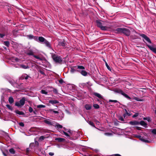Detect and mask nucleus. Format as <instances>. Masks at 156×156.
<instances>
[{
  "instance_id": "14",
  "label": "nucleus",
  "mask_w": 156,
  "mask_h": 156,
  "mask_svg": "<svg viewBox=\"0 0 156 156\" xmlns=\"http://www.w3.org/2000/svg\"><path fill=\"white\" fill-rule=\"evenodd\" d=\"M44 122L48 125L51 126L53 125V123L49 119H46L44 121Z\"/></svg>"
},
{
  "instance_id": "1",
  "label": "nucleus",
  "mask_w": 156,
  "mask_h": 156,
  "mask_svg": "<svg viewBox=\"0 0 156 156\" xmlns=\"http://www.w3.org/2000/svg\"><path fill=\"white\" fill-rule=\"evenodd\" d=\"M70 72L72 73L78 72L84 76L87 75V73L85 70V67L82 66L78 65L71 67Z\"/></svg>"
},
{
  "instance_id": "13",
  "label": "nucleus",
  "mask_w": 156,
  "mask_h": 156,
  "mask_svg": "<svg viewBox=\"0 0 156 156\" xmlns=\"http://www.w3.org/2000/svg\"><path fill=\"white\" fill-rule=\"evenodd\" d=\"M55 140L59 142H64L65 141L66 139L64 138H60V137H57L55 139Z\"/></svg>"
},
{
  "instance_id": "20",
  "label": "nucleus",
  "mask_w": 156,
  "mask_h": 156,
  "mask_svg": "<svg viewBox=\"0 0 156 156\" xmlns=\"http://www.w3.org/2000/svg\"><path fill=\"white\" fill-rule=\"evenodd\" d=\"M15 112L19 115H24V113L22 111H20L18 110H17L15 111Z\"/></svg>"
},
{
  "instance_id": "15",
  "label": "nucleus",
  "mask_w": 156,
  "mask_h": 156,
  "mask_svg": "<svg viewBox=\"0 0 156 156\" xmlns=\"http://www.w3.org/2000/svg\"><path fill=\"white\" fill-rule=\"evenodd\" d=\"M66 44V42L63 41H59L58 42V45L60 46L65 47Z\"/></svg>"
},
{
  "instance_id": "58",
  "label": "nucleus",
  "mask_w": 156,
  "mask_h": 156,
  "mask_svg": "<svg viewBox=\"0 0 156 156\" xmlns=\"http://www.w3.org/2000/svg\"><path fill=\"white\" fill-rule=\"evenodd\" d=\"M136 137L140 139V138H141V136L140 135H137V136H136Z\"/></svg>"
},
{
  "instance_id": "30",
  "label": "nucleus",
  "mask_w": 156,
  "mask_h": 156,
  "mask_svg": "<svg viewBox=\"0 0 156 156\" xmlns=\"http://www.w3.org/2000/svg\"><path fill=\"white\" fill-rule=\"evenodd\" d=\"M33 57H34L35 58H36V59H38L40 61L42 60V59L38 56L36 55H34Z\"/></svg>"
},
{
  "instance_id": "2",
  "label": "nucleus",
  "mask_w": 156,
  "mask_h": 156,
  "mask_svg": "<svg viewBox=\"0 0 156 156\" xmlns=\"http://www.w3.org/2000/svg\"><path fill=\"white\" fill-rule=\"evenodd\" d=\"M115 33L118 34H123L127 36H129L130 35V31L128 29L123 28H117L115 30Z\"/></svg>"
},
{
  "instance_id": "64",
  "label": "nucleus",
  "mask_w": 156,
  "mask_h": 156,
  "mask_svg": "<svg viewBox=\"0 0 156 156\" xmlns=\"http://www.w3.org/2000/svg\"><path fill=\"white\" fill-rule=\"evenodd\" d=\"M126 113H124V114H123V117H124V118H125L126 116Z\"/></svg>"
},
{
  "instance_id": "63",
  "label": "nucleus",
  "mask_w": 156,
  "mask_h": 156,
  "mask_svg": "<svg viewBox=\"0 0 156 156\" xmlns=\"http://www.w3.org/2000/svg\"><path fill=\"white\" fill-rule=\"evenodd\" d=\"M126 115H127L129 116L131 115L130 114V113H128V112H127L126 113Z\"/></svg>"
},
{
  "instance_id": "61",
  "label": "nucleus",
  "mask_w": 156,
  "mask_h": 156,
  "mask_svg": "<svg viewBox=\"0 0 156 156\" xmlns=\"http://www.w3.org/2000/svg\"><path fill=\"white\" fill-rule=\"evenodd\" d=\"M68 131L70 133V134H72L73 132H72L70 130H69V131Z\"/></svg>"
},
{
  "instance_id": "28",
  "label": "nucleus",
  "mask_w": 156,
  "mask_h": 156,
  "mask_svg": "<svg viewBox=\"0 0 156 156\" xmlns=\"http://www.w3.org/2000/svg\"><path fill=\"white\" fill-rule=\"evenodd\" d=\"M7 107L8 108V109L10 110L11 111H12L13 110V108L12 107L10 106V105L9 104H7L6 105Z\"/></svg>"
},
{
  "instance_id": "33",
  "label": "nucleus",
  "mask_w": 156,
  "mask_h": 156,
  "mask_svg": "<svg viewBox=\"0 0 156 156\" xmlns=\"http://www.w3.org/2000/svg\"><path fill=\"white\" fill-rule=\"evenodd\" d=\"M88 123L90 125H91V126H92L93 127H95V125H94V123L92 122L91 121H89L88 122Z\"/></svg>"
},
{
  "instance_id": "62",
  "label": "nucleus",
  "mask_w": 156,
  "mask_h": 156,
  "mask_svg": "<svg viewBox=\"0 0 156 156\" xmlns=\"http://www.w3.org/2000/svg\"><path fill=\"white\" fill-rule=\"evenodd\" d=\"M29 76H28V75H27L26 77H25V78H24V79H25V80H27L28 79V78L29 77Z\"/></svg>"
},
{
  "instance_id": "8",
  "label": "nucleus",
  "mask_w": 156,
  "mask_h": 156,
  "mask_svg": "<svg viewBox=\"0 0 156 156\" xmlns=\"http://www.w3.org/2000/svg\"><path fill=\"white\" fill-rule=\"evenodd\" d=\"M27 37L30 39H34L36 41H38V37H39L37 36H34L32 35H27Z\"/></svg>"
},
{
  "instance_id": "46",
  "label": "nucleus",
  "mask_w": 156,
  "mask_h": 156,
  "mask_svg": "<svg viewBox=\"0 0 156 156\" xmlns=\"http://www.w3.org/2000/svg\"><path fill=\"white\" fill-rule=\"evenodd\" d=\"M119 119L122 121H124L123 117L121 116H120L119 117Z\"/></svg>"
},
{
  "instance_id": "47",
  "label": "nucleus",
  "mask_w": 156,
  "mask_h": 156,
  "mask_svg": "<svg viewBox=\"0 0 156 156\" xmlns=\"http://www.w3.org/2000/svg\"><path fill=\"white\" fill-rule=\"evenodd\" d=\"M19 124L20 126L22 127H24V124L23 122H20L19 123Z\"/></svg>"
},
{
  "instance_id": "18",
  "label": "nucleus",
  "mask_w": 156,
  "mask_h": 156,
  "mask_svg": "<svg viewBox=\"0 0 156 156\" xmlns=\"http://www.w3.org/2000/svg\"><path fill=\"white\" fill-rule=\"evenodd\" d=\"M26 54L27 55H32L34 56V53L33 51L31 50H29L26 52Z\"/></svg>"
},
{
  "instance_id": "40",
  "label": "nucleus",
  "mask_w": 156,
  "mask_h": 156,
  "mask_svg": "<svg viewBox=\"0 0 156 156\" xmlns=\"http://www.w3.org/2000/svg\"><path fill=\"white\" fill-rule=\"evenodd\" d=\"M139 115V113H136L134 115L132 116L133 118H135L138 116Z\"/></svg>"
},
{
  "instance_id": "7",
  "label": "nucleus",
  "mask_w": 156,
  "mask_h": 156,
  "mask_svg": "<svg viewBox=\"0 0 156 156\" xmlns=\"http://www.w3.org/2000/svg\"><path fill=\"white\" fill-rule=\"evenodd\" d=\"M136 34H138L140 36L143 37L144 39L147 42H149V43L151 44V42L150 40V38L147 37L146 35L144 34H140V33H138L135 32Z\"/></svg>"
},
{
  "instance_id": "22",
  "label": "nucleus",
  "mask_w": 156,
  "mask_h": 156,
  "mask_svg": "<svg viewBox=\"0 0 156 156\" xmlns=\"http://www.w3.org/2000/svg\"><path fill=\"white\" fill-rule=\"evenodd\" d=\"M85 108L87 110H90L91 108V106L90 105L86 104L85 106Z\"/></svg>"
},
{
  "instance_id": "54",
  "label": "nucleus",
  "mask_w": 156,
  "mask_h": 156,
  "mask_svg": "<svg viewBox=\"0 0 156 156\" xmlns=\"http://www.w3.org/2000/svg\"><path fill=\"white\" fill-rule=\"evenodd\" d=\"M33 112L34 115H37V111L36 110H35L34 111H33Z\"/></svg>"
},
{
  "instance_id": "44",
  "label": "nucleus",
  "mask_w": 156,
  "mask_h": 156,
  "mask_svg": "<svg viewBox=\"0 0 156 156\" xmlns=\"http://www.w3.org/2000/svg\"><path fill=\"white\" fill-rule=\"evenodd\" d=\"M35 144L34 143H31L30 144V147H35Z\"/></svg>"
},
{
  "instance_id": "4",
  "label": "nucleus",
  "mask_w": 156,
  "mask_h": 156,
  "mask_svg": "<svg viewBox=\"0 0 156 156\" xmlns=\"http://www.w3.org/2000/svg\"><path fill=\"white\" fill-rule=\"evenodd\" d=\"M38 41L41 43H43L46 46L50 48H51V46L50 42H48L44 38L42 37H38Z\"/></svg>"
},
{
  "instance_id": "3",
  "label": "nucleus",
  "mask_w": 156,
  "mask_h": 156,
  "mask_svg": "<svg viewBox=\"0 0 156 156\" xmlns=\"http://www.w3.org/2000/svg\"><path fill=\"white\" fill-rule=\"evenodd\" d=\"M105 22L101 20H96L95 21L96 25L101 30H106L108 29V27L105 26L104 23Z\"/></svg>"
},
{
  "instance_id": "11",
  "label": "nucleus",
  "mask_w": 156,
  "mask_h": 156,
  "mask_svg": "<svg viewBox=\"0 0 156 156\" xmlns=\"http://www.w3.org/2000/svg\"><path fill=\"white\" fill-rule=\"evenodd\" d=\"M48 111L51 114H52L53 113H54L55 114H57V115H58L59 112L57 111L54 110L53 109H49L48 110Z\"/></svg>"
},
{
  "instance_id": "59",
  "label": "nucleus",
  "mask_w": 156,
  "mask_h": 156,
  "mask_svg": "<svg viewBox=\"0 0 156 156\" xmlns=\"http://www.w3.org/2000/svg\"><path fill=\"white\" fill-rule=\"evenodd\" d=\"M35 144V145L36 144L37 145H38L39 144V143L37 141H35V143H34Z\"/></svg>"
},
{
  "instance_id": "6",
  "label": "nucleus",
  "mask_w": 156,
  "mask_h": 156,
  "mask_svg": "<svg viewBox=\"0 0 156 156\" xmlns=\"http://www.w3.org/2000/svg\"><path fill=\"white\" fill-rule=\"evenodd\" d=\"M114 91L117 93H118L119 94H121L122 95H123L126 98L129 99H131L130 97H129L127 94H126V93H124L122 90H121L120 89H115Z\"/></svg>"
},
{
  "instance_id": "21",
  "label": "nucleus",
  "mask_w": 156,
  "mask_h": 156,
  "mask_svg": "<svg viewBox=\"0 0 156 156\" xmlns=\"http://www.w3.org/2000/svg\"><path fill=\"white\" fill-rule=\"evenodd\" d=\"M20 68L24 69H29V68L28 66H26L23 64L20 65Z\"/></svg>"
},
{
  "instance_id": "39",
  "label": "nucleus",
  "mask_w": 156,
  "mask_h": 156,
  "mask_svg": "<svg viewBox=\"0 0 156 156\" xmlns=\"http://www.w3.org/2000/svg\"><path fill=\"white\" fill-rule=\"evenodd\" d=\"M56 126L58 128L61 129L62 128V126L58 123L57 124Z\"/></svg>"
},
{
  "instance_id": "55",
  "label": "nucleus",
  "mask_w": 156,
  "mask_h": 156,
  "mask_svg": "<svg viewBox=\"0 0 156 156\" xmlns=\"http://www.w3.org/2000/svg\"><path fill=\"white\" fill-rule=\"evenodd\" d=\"M5 34H0V37L1 38L5 36Z\"/></svg>"
},
{
  "instance_id": "52",
  "label": "nucleus",
  "mask_w": 156,
  "mask_h": 156,
  "mask_svg": "<svg viewBox=\"0 0 156 156\" xmlns=\"http://www.w3.org/2000/svg\"><path fill=\"white\" fill-rule=\"evenodd\" d=\"M48 154L49 155L52 156L54 155V153L53 152H49V153Z\"/></svg>"
},
{
  "instance_id": "29",
  "label": "nucleus",
  "mask_w": 156,
  "mask_h": 156,
  "mask_svg": "<svg viewBox=\"0 0 156 156\" xmlns=\"http://www.w3.org/2000/svg\"><path fill=\"white\" fill-rule=\"evenodd\" d=\"M4 44L8 47H9L10 45L9 42V41H5L4 42Z\"/></svg>"
},
{
  "instance_id": "42",
  "label": "nucleus",
  "mask_w": 156,
  "mask_h": 156,
  "mask_svg": "<svg viewBox=\"0 0 156 156\" xmlns=\"http://www.w3.org/2000/svg\"><path fill=\"white\" fill-rule=\"evenodd\" d=\"M152 133L154 134H156V129H151Z\"/></svg>"
},
{
  "instance_id": "5",
  "label": "nucleus",
  "mask_w": 156,
  "mask_h": 156,
  "mask_svg": "<svg viewBox=\"0 0 156 156\" xmlns=\"http://www.w3.org/2000/svg\"><path fill=\"white\" fill-rule=\"evenodd\" d=\"M52 58L54 61L56 63L60 64H62V60L60 56L54 54L52 55Z\"/></svg>"
},
{
  "instance_id": "38",
  "label": "nucleus",
  "mask_w": 156,
  "mask_h": 156,
  "mask_svg": "<svg viewBox=\"0 0 156 156\" xmlns=\"http://www.w3.org/2000/svg\"><path fill=\"white\" fill-rule=\"evenodd\" d=\"M41 93L43 94H44L46 95L48 94V92L44 90H42L41 91Z\"/></svg>"
},
{
  "instance_id": "17",
  "label": "nucleus",
  "mask_w": 156,
  "mask_h": 156,
  "mask_svg": "<svg viewBox=\"0 0 156 156\" xmlns=\"http://www.w3.org/2000/svg\"><path fill=\"white\" fill-rule=\"evenodd\" d=\"M25 98L24 97L23 98L20 100L19 102L21 106L23 105L25 103Z\"/></svg>"
},
{
  "instance_id": "35",
  "label": "nucleus",
  "mask_w": 156,
  "mask_h": 156,
  "mask_svg": "<svg viewBox=\"0 0 156 156\" xmlns=\"http://www.w3.org/2000/svg\"><path fill=\"white\" fill-rule=\"evenodd\" d=\"M53 89V90H52L55 94H57L58 93V90L56 89H55L54 88H52Z\"/></svg>"
},
{
  "instance_id": "41",
  "label": "nucleus",
  "mask_w": 156,
  "mask_h": 156,
  "mask_svg": "<svg viewBox=\"0 0 156 156\" xmlns=\"http://www.w3.org/2000/svg\"><path fill=\"white\" fill-rule=\"evenodd\" d=\"M8 12L10 13H12V8L10 7H9L8 8Z\"/></svg>"
},
{
  "instance_id": "26",
  "label": "nucleus",
  "mask_w": 156,
  "mask_h": 156,
  "mask_svg": "<svg viewBox=\"0 0 156 156\" xmlns=\"http://www.w3.org/2000/svg\"><path fill=\"white\" fill-rule=\"evenodd\" d=\"M143 119L144 120H147V121L149 122H151L152 121V120L151 119L150 117H144L143 118Z\"/></svg>"
},
{
  "instance_id": "10",
  "label": "nucleus",
  "mask_w": 156,
  "mask_h": 156,
  "mask_svg": "<svg viewBox=\"0 0 156 156\" xmlns=\"http://www.w3.org/2000/svg\"><path fill=\"white\" fill-rule=\"evenodd\" d=\"M147 46L151 50L156 54V48H154L147 44Z\"/></svg>"
},
{
  "instance_id": "60",
  "label": "nucleus",
  "mask_w": 156,
  "mask_h": 156,
  "mask_svg": "<svg viewBox=\"0 0 156 156\" xmlns=\"http://www.w3.org/2000/svg\"><path fill=\"white\" fill-rule=\"evenodd\" d=\"M114 156H121V155L119 154H115L114 155Z\"/></svg>"
},
{
  "instance_id": "19",
  "label": "nucleus",
  "mask_w": 156,
  "mask_h": 156,
  "mask_svg": "<svg viewBox=\"0 0 156 156\" xmlns=\"http://www.w3.org/2000/svg\"><path fill=\"white\" fill-rule=\"evenodd\" d=\"M93 94L95 96H96L98 97L99 98L101 99L103 98L101 96V95L99 94L98 93H97L94 92L93 93Z\"/></svg>"
},
{
  "instance_id": "25",
  "label": "nucleus",
  "mask_w": 156,
  "mask_h": 156,
  "mask_svg": "<svg viewBox=\"0 0 156 156\" xmlns=\"http://www.w3.org/2000/svg\"><path fill=\"white\" fill-rule=\"evenodd\" d=\"M130 37L133 40L139 38L138 36L135 35H131Z\"/></svg>"
},
{
  "instance_id": "34",
  "label": "nucleus",
  "mask_w": 156,
  "mask_h": 156,
  "mask_svg": "<svg viewBox=\"0 0 156 156\" xmlns=\"http://www.w3.org/2000/svg\"><path fill=\"white\" fill-rule=\"evenodd\" d=\"M37 107L38 108H44L45 107V106L42 105H40L37 106Z\"/></svg>"
},
{
  "instance_id": "23",
  "label": "nucleus",
  "mask_w": 156,
  "mask_h": 156,
  "mask_svg": "<svg viewBox=\"0 0 156 156\" xmlns=\"http://www.w3.org/2000/svg\"><path fill=\"white\" fill-rule=\"evenodd\" d=\"M141 141L146 143H149L150 142V141H149L148 140H146L144 139L143 137L141 136V138H140V139H139Z\"/></svg>"
},
{
  "instance_id": "32",
  "label": "nucleus",
  "mask_w": 156,
  "mask_h": 156,
  "mask_svg": "<svg viewBox=\"0 0 156 156\" xmlns=\"http://www.w3.org/2000/svg\"><path fill=\"white\" fill-rule=\"evenodd\" d=\"M93 106L95 109H98L100 108L99 105L96 104H94L93 105Z\"/></svg>"
},
{
  "instance_id": "43",
  "label": "nucleus",
  "mask_w": 156,
  "mask_h": 156,
  "mask_svg": "<svg viewBox=\"0 0 156 156\" xmlns=\"http://www.w3.org/2000/svg\"><path fill=\"white\" fill-rule=\"evenodd\" d=\"M118 101L116 100H109V102H112L114 103H116Z\"/></svg>"
},
{
  "instance_id": "53",
  "label": "nucleus",
  "mask_w": 156,
  "mask_h": 156,
  "mask_svg": "<svg viewBox=\"0 0 156 156\" xmlns=\"http://www.w3.org/2000/svg\"><path fill=\"white\" fill-rule=\"evenodd\" d=\"M39 72L42 74H43V75H45V74L44 73V72L43 71H42V70H40L39 71Z\"/></svg>"
},
{
  "instance_id": "37",
  "label": "nucleus",
  "mask_w": 156,
  "mask_h": 156,
  "mask_svg": "<svg viewBox=\"0 0 156 156\" xmlns=\"http://www.w3.org/2000/svg\"><path fill=\"white\" fill-rule=\"evenodd\" d=\"M63 133L66 136L68 137V138L69 139L71 138L70 137V136L67 133H66V132L63 131Z\"/></svg>"
},
{
  "instance_id": "36",
  "label": "nucleus",
  "mask_w": 156,
  "mask_h": 156,
  "mask_svg": "<svg viewBox=\"0 0 156 156\" xmlns=\"http://www.w3.org/2000/svg\"><path fill=\"white\" fill-rule=\"evenodd\" d=\"M15 105L16 106H18V107L21 106L20 105V102L18 101H16V102H15Z\"/></svg>"
},
{
  "instance_id": "45",
  "label": "nucleus",
  "mask_w": 156,
  "mask_h": 156,
  "mask_svg": "<svg viewBox=\"0 0 156 156\" xmlns=\"http://www.w3.org/2000/svg\"><path fill=\"white\" fill-rule=\"evenodd\" d=\"M45 138V137L43 136H41L40 138L39 139L40 140H44Z\"/></svg>"
},
{
  "instance_id": "56",
  "label": "nucleus",
  "mask_w": 156,
  "mask_h": 156,
  "mask_svg": "<svg viewBox=\"0 0 156 156\" xmlns=\"http://www.w3.org/2000/svg\"><path fill=\"white\" fill-rule=\"evenodd\" d=\"M26 152L27 154H28L29 152V149L28 148H27L26 150Z\"/></svg>"
},
{
  "instance_id": "24",
  "label": "nucleus",
  "mask_w": 156,
  "mask_h": 156,
  "mask_svg": "<svg viewBox=\"0 0 156 156\" xmlns=\"http://www.w3.org/2000/svg\"><path fill=\"white\" fill-rule=\"evenodd\" d=\"M14 99L12 97H10L9 99V101L10 104H12L14 102Z\"/></svg>"
},
{
  "instance_id": "31",
  "label": "nucleus",
  "mask_w": 156,
  "mask_h": 156,
  "mask_svg": "<svg viewBox=\"0 0 156 156\" xmlns=\"http://www.w3.org/2000/svg\"><path fill=\"white\" fill-rule=\"evenodd\" d=\"M105 65H106L107 68L109 71H111V68H110V67H109V65H108V64L107 62L105 61Z\"/></svg>"
},
{
  "instance_id": "50",
  "label": "nucleus",
  "mask_w": 156,
  "mask_h": 156,
  "mask_svg": "<svg viewBox=\"0 0 156 156\" xmlns=\"http://www.w3.org/2000/svg\"><path fill=\"white\" fill-rule=\"evenodd\" d=\"M135 99L136 100L138 101H142V100H141V99H140L139 98H135Z\"/></svg>"
},
{
  "instance_id": "57",
  "label": "nucleus",
  "mask_w": 156,
  "mask_h": 156,
  "mask_svg": "<svg viewBox=\"0 0 156 156\" xmlns=\"http://www.w3.org/2000/svg\"><path fill=\"white\" fill-rule=\"evenodd\" d=\"M15 60L16 62H18V61H19L20 59L19 58H15Z\"/></svg>"
},
{
  "instance_id": "49",
  "label": "nucleus",
  "mask_w": 156,
  "mask_h": 156,
  "mask_svg": "<svg viewBox=\"0 0 156 156\" xmlns=\"http://www.w3.org/2000/svg\"><path fill=\"white\" fill-rule=\"evenodd\" d=\"M29 111L30 112H32L33 111V108L30 107H29Z\"/></svg>"
},
{
  "instance_id": "51",
  "label": "nucleus",
  "mask_w": 156,
  "mask_h": 156,
  "mask_svg": "<svg viewBox=\"0 0 156 156\" xmlns=\"http://www.w3.org/2000/svg\"><path fill=\"white\" fill-rule=\"evenodd\" d=\"M135 127L136 128V129L137 130H141V128L139 126H135Z\"/></svg>"
},
{
  "instance_id": "9",
  "label": "nucleus",
  "mask_w": 156,
  "mask_h": 156,
  "mask_svg": "<svg viewBox=\"0 0 156 156\" xmlns=\"http://www.w3.org/2000/svg\"><path fill=\"white\" fill-rule=\"evenodd\" d=\"M129 123L132 125L136 126L139 125V122L135 120L129 122Z\"/></svg>"
},
{
  "instance_id": "27",
  "label": "nucleus",
  "mask_w": 156,
  "mask_h": 156,
  "mask_svg": "<svg viewBox=\"0 0 156 156\" xmlns=\"http://www.w3.org/2000/svg\"><path fill=\"white\" fill-rule=\"evenodd\" d=\"M9 152L12 154H15V150L13 148H11V149L9 150Z\"/></svg>"
},
{
  "instance_id": "12",
  "label": "nucleus",
  "mask_w": 156,
  "mask_h": 156,
  "mask_svg": "<svg viewBox=\"0 0 156 156\" xmlns=\"http://www.w3.org/2000/svg\"><path fill=\"white\" fill-rule=\"evenodd\" d=\"M49 103H50L52 105H54L55 104L58 103L59 101L57 100H50L48 101Z\"/></svg>"
},
{
  "instance_id": "48",
  "label": "nucleus",
  "mask_w": 156,
  "mask_h": 156,
  "mask_svg": "<svg viewBox=\"0 0 156 156\" xmlns=\"http://www.w3.org/2000/svg\"><path fill=\"white\" fill-rule=\"evenodd\" d=\"M58 82L60 84H62L64 82L63 80L62 79L59 80H58Z\"/></svg>"
},
{
  "instance_id": "16",
  "label": "nucleus",
  "mask_w": 156,
  "mask_h": 156,
  "mask_svg": "<svg viewBox=\"0 0 156 156\" xmlns=\"http://www.w3.org/2000/svg\"><path fill=\"white\" fill-rule=\"evenodd\" d=\"M139 124L144 126L145 128L147 127V124L144 121L142 120L140 122H139Z\"/></svg>"
}]
</instances>
